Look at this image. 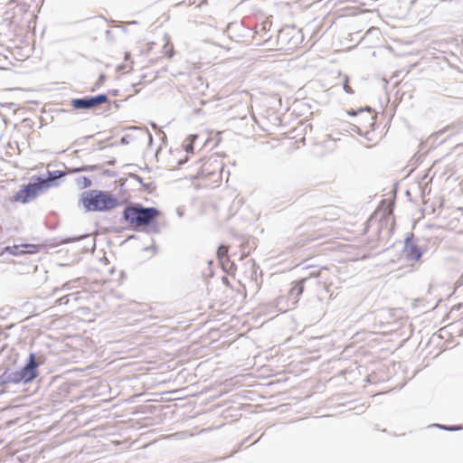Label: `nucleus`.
Returning <instances> with one entry per match:
<instances>
[{
    "instance_id": "46",
    "label": "nucleus",
    "mask_w": 463,
    "mask_h": 463,
    "mask_svg": "<svg viewBox=\"0 0 463 463\" xmlns=\"http://www.w3.org/2000/svg\"><path fill=\"white\" fill-rule=\"evenodd\" d=\"M224 283H227V278H223Z\"/></svg>"
},
{
    "instance_id": "19",
    "label": "nucleus",
    "mask_w": 463,
    "mask_h": 463,
    "mask_svg": "<svg viewBox=\"0 0 463 463\" xmlns=\"http://www.w3.org/2000/svg\"><path fill=\"white\" fill-rule=\"evenodd\" d=\"M24 253H33L36 251V246L33 244H22Z\"/></svg>"
},
{
    "instance_id": "28",
    "label": "nucleus",
    "mask_w": 463,
    "mask_h": 463,
    "mask_svg": "<svg viewBox=\"0 0 463 463\" xmlns=\"http://www.w3.org/2000/svg\"><path fill=\"white\" fill-rule=\"evenodd\" d=\"M133 176H134V178H135L136 180H137V181H138V183H140L144 187H146V185L143 183V179H142V177H140V176H139V175H134Z\"/></svg>"
},
{
    "instance_id": "31",
    "label": "nucleus",
    "mask_w": 463,
    "mask_h": 463,
    "mask_svg": "<svg viewBox=\"0 0 463 463\" xmlns=\"http://www.w3.org/2000/svg\"><path fill=\"white\" fill-rule=\"evenodd\" d=\"M186 161H187V158H185L184 160H179V162L177 164L178 166H182L183 165H184L186 163Z\"/></svg>"
},
{
    "instance_id": "34",
    "label": "nucleus",
    "mask_w": 463,
    "mask_h": 463,
    "mask_svg": "<svg viewBox=\"0 0 463 463\" xmlns=\"http://www.w3.org/2000/svg\"><path fill=\"white\" fill-rule=\"evenodd\" d=\"M434 426L439 429H441V430H444V428H446V425H442V424H435Z\"/></svg>"
},
{
    "instance_id": "29",
    "label": "nucleus",
    "mask_w": 463,
    "mask_h": 463,
    "mask_svg": "<svg viewBox=\"0 0 463 463\" xmlns=\"http://www.w3.org/2000/svg\"><path fill=\"white\" fill-rule=\"evenodd\" d=\"M364 110L363 109H360V110H354V109H351L350 111H348V114L350 116H355L357 115L359 112H363Z\"/></svg>"
},
{
    "instance_id": "30",
    "label": "nucleus",
    "mask_w": 463,
    "mask_h": 463,
    "mask_svg": "<svg viewBox=\"0 0 463 463\" xmlns=\"http://www.w3.org/2000/svg\"><path fill=\"white\" fill-rule=\"evenodd\" d=\"M106 164H107L108 165H114L116 164V159H114V158H113V159H111V160H109V161L106 162Z\"/></svg>"
},
{
    "instance_id": "47",
    "label": "nucleus",
    "mask_w": 463,
    "mask_h": 463,
    "mask_svg": "<svg viewBox=\"0 0 463 463\" xmlns=\"http://www.w3.org/2000/svg\"><path fill=\"white\" fill-rule=\"evenodd\" d=\"M224 283H227V278H223Z\"/></svg>"
},
{
    "instance_id": "45",
    "label": "nucleus",
    "mask_w": 463,
    "mask_h": 463,
    "mask_svg": "<svg viewBox=\"0 0 463 463\" xmlns=\"http://www.w3.org/2000/svg\"><path fill=\"white\" fill-rule=\"evenodd\" d=\"M354 128H355V131L358 132L359 131V127L354 126Z\"/></svg>"
},
{
    "instance_id": "42",
    "label": "nucleus",
    "mask_w": 463,
    "mask_h": 463,
    "mask_svg": "<svg viewBox=\"0 0 463 463\" xmlns=\"http://www.w3.org/2000/svg\"><path fill=\"white\" fill-rule=\"evenodd\" d=\"M260 30H261V31H263V32H264V33H267V32H266V29H265V26H264V25H261V29H260Z\"/></svg>"
},
{
    "instance_id": "37",
    "label": "nucleus",
    "mask_w": 463,
    "mask_h": 463,
    "mask_svg": "<svg viewBox=\"0 0 463 463\" xmlns=\"http://www.w3.org/2000/svg\"><path fill=\"white\" fill-rule=\"evenodd\" d=\"M129 58H130V54L127 52L125 54V60L128 61Z\"/></svg>"
},
{
    "instance_id": "7",
    "label": "nucleus",
    "mask_w": 463,
    "mask_h": 463,
    "mask_svg": "<svg viewBox=\"0 0 463 463\" xmlns=\"http://www.w3.org/2000/svg\"><path fill=\"white\" fill-rule=\"evenodd\" d=\"M104 103H109L107 94H98L96 96H85L83 98L72 99L71 105L77 110H90L99 108Z\"/></svg>"
},
{
    "instance_id": "10",
    "label": "nucleus",
    "mask_w": 463,
    "mask_h": 463,
    "mask_svg": "<svg viewBox=\"0 0 463 463\" xmlns=\"http://www.w3.org/2000/svg\"><path fill=\"white\" fill-rule=\"evenodd\" d=\"M65 175V173L61 170L48 171L47 176L37 175L35 180L38 181L43 190L59 184V180Z\"/></svg>"
},
{
    "instance_id": "36",
    "label": "nucleus",
    "mask_w": 463,
    "mask_h": 463,
    "mask_svg": "<svg viewBox=\"0 0 463 463\" xmlns=\"http://www.w3.org/2000/svg\"><path fill=\"white\" fill-rule=\"evenodd\" d=\"M460 242L462 244L461 250L463 251V233L461 234V237H460Z\"/></svg>"
},
{
    "instance_id": "33",
    "label": "nucleus",
    "mask_w": 463,
    "mask_h": 463,
    "mask_svg": "<svg viewBox=\"0 0 463 463\" xmlns=\"http://www.w3.org/2000/svg\"><path fill=\"white\" fill-rule=\"evenodd\" d=\"M118 90H113L110 91V93L113 95V96H118Z\"/></svg>"
},
{
    "instance_id": "26",
    "label": "nucleus",
    "mask_w": 463,
    "mask_h": 463,
    "mask_svg": "<svg viewBox=\"0 0 463 463\" xmlns=\"http://www.w3.org/2000/svg\"><path fill=\"white\" fill-rule=\"evenodd\" d=\"M128 138H129L128 135H126V136L122 137L121 139H120V144L121 145H128L129 143Z\"/></svg>"
},
{
    "instance_id": "39",
    "label": "nucleus",
    "mask_w": 463,
    "mask_h": 463,
    "mask_svg": "<svg viewBox=\"0 0 463 463\" xmlns=\"http://www.w3.org/2000/svg\"><path fill=\"white\" fill-rule=\"evenodd\" d=\"M278 310L280 311V312H284L287 310V308L285 307H278Z\"/></svg>"
},
{
    "instance_id": "4",
    "label": "nucleus",
    "mask_w": 463,
    "mask_h": 463,
    "mask_svg": "<svg viewBox=\"0 0 463 463\" xmlns=\"http://www.w3.org/2000/svg\"><path fill=\"white\" fill-rule=\"evenodd\" d=\"M160 213L157 208L153 206L146 207L142 204L140 207L138 229L145 227L147 233H159L160 227L157 218Z\"/></svg>"
},
{
    "instance_id": "17",
    "label": "nucleus",
    "mask_w": 463,
    "mask_h": 463,
    "mask_svg": "<svg viewBox=\"0 0 463 463\" xmlns=\"http://www.w3.org/2000/svg\"><path fill=\"white\" fill-rule=\"evenodd\" d=\"M81 166H82V173L90 172V171H99V170H102V168H103L102 165H81Z\"/></svg>"
},
{
    "instance_id": "35",
    "label": "nucleus",
    "mask_w": 463,
    "mask_h": 463,
    "mask_svg": "<svg viewBox=\"0 0 463 463\" xmlns=\"http://www.w3.org/2000/svg\"><path fill=\"white\" fill-rule=\"evenodd\" d=\"M183 214H184V213H183L182 210H181V209H177V215H178L179 217H182V216H183Z\"/></svg>"
},
{
    "instance_id": "16",
    "label": "nucleus",
    "mask_w": 463,
    "mask_h": 463,
    "mask_svg": "<svg viewBox=\"0 0 463 463\" xmlns=\"http://www.w3.org/2000/svg\"><path fill=\"white\" fill-rule=\"evenodd\" d=\"M107 80V76L105 74H100L98 80L94 83V85L92 86V88L90 89V90L93 92V91H96L98 89H99L103 84L104 82L106 81Z\"/></svg>"
},
{
    "instance_id": "14",
    "label": "nucleus",
    "mask_w": 463,
    "mask_h": 463,
    "mask_svg": "<svg viewBox=\"0 0 463 463\" xmlns=\"http://www.w3.org/2000/svg\"><path fill=\"white\" fill-rule=\"evenodd\" d=\"M79 294L80 292H76L63 296L56 300V304L59 306L67 305L71 301V297H75V301H78L80 298Z\"/></svg>"
},
{
    "instance_id": "15",
    "label": "nucleus",
    "mask_w": 463,
    "mask_h": 463,
    "mask_svg": "<svg viewBox=\"0 0 463 463\" xmlns=\"http://www.w3.org/2000/svg\"><path fill=\"white\" fill-rule=\"evenodd\" d=\"M76 184L81 188H89L92 185L91 180L87 176H80L76 178Z\"/></svg>"
},
{
    "instance_id": "23",
    "label": "nucleus",
    "mask_w": 463,
    "mask_h": 463,
    "mask_svg": "<svg viewBox=\"0 0 463 463\" xmlns=\"http://www.w3.org/2000/svg\"><path fill=\"white\" fill-rule=\"evenodd\" d=\"M67 171L69 174L82 173V166L68 168Z\"/></svg>"
},
{
    "instance_id": "5",
    "label": "nucleus",
    "mask_w": 463,
    "mask_h": 463,
    "mask_svg": "<svg viewBox=\"0 0 463 463\" xmlns=\"http://www.w3.org/2000/svg\"><path fill=\"white\" fill-rule=\"evenodd\" d=\"M427 250L425 244H420V240L412 232L407 233L402 248V253L408 261H420L423 253Z\"/></svg>"
},
{
    "instance_id": "3",
    "label": "nucleus",
    "mask_w": 463,
    "mask_h": 463,
    "mask_svg": "<svg viewBox=\"0 0 463 463\" xmlns=\"http://www.w3.org/2000/svg\"><path fill=\"white\" fill-rule=\"evenodd\" d=\"M319 275V270H311L307 276L293 283V286L288 290V307H293L298 302L300 296L304 292L305 286L311 285L313 282L317 283V279Z\"/></svg>"
},
{
    "instance_id": "22",
    "label": "nucleus",
    "mask_w": 463,
    "mask_h": 463,
    "mask_svg": "<svg viewBox=\"0 0 463 463\" xmlns=\"http://www.w3.org/2000/svg\"><path fill=\"white\" fill-rule=\"evenodd\" d=\"M444 430L448 431H455L463 430V427L460 425H446V428H444Z\"/></svg>"
},
{
    "instance_id": "9",
    "label": "nucleus",
    "mask_w": 463,
    "mask_h": 463,
    "mask_svg": "<svg viewBox=\"0 0 463 463\" xmlns=\"http://www.w3.org/2000/svg\"><path fill=\"white\" fill-rule=\"evenodd\" d=\"M141 203L129 202L122 212V221L128 222L135 231L138 230Z\"/></svg>"
},
{
    "instance_id": "13",
    "label": "nucleus",
    "mask_w": 463,
    "mask_h": 463,
    "mask_svg": "<svg viewBox=\"0 0 463 463\" xmlns=\"http://www.w3.org/2000/svg\"><path fill=\"white\" fill-rule=\"evenodd\" d=\"M217 258L219 261L223 265L224 262L229 261V256H228V247L225 245H220L217 252H216Z\"/></svg>"
},
{
    "instance_id": "12",
    "label": "nucleus",
    "mask_w": 463,
    "mask_h": 463,
    "mask_svg": "<svg viewBox=\"0 0 463 463\" xmlns=\"http://www.w3.org/2000/svg\"><path fill=\"white\" fill-rule=\"evenodd\" d=\"M8 253L10 255L17 256L24 253L22 245L6 246L2 250L1 255Z\"/></svg>"
},
{
    "instance_id": "8",
    "label": "nucleus",
    "mask_w": 463,
    "mask_h": 463,
    "mask_svg": "<svg viewBox=\"0 0 463 463\" xmlns=\"http://www.w3.org/2000/svg\"><path fill=\"white\" fill-rule=\"evenodd\" d=\"M42 191L40 184L35 180V176H33L27 184L15 193L14 198L16 202L26 203L36 198Z\"/></svg>"
},
{
    "instance_id": "27",
    "label": "nucleus",
    "mask_w": 463,
    "mask_h": 463,
    "mask_svg": "<svg viewBox=\"0 0 463 463\" xmlns=\"http://www.w3.org/2000/svg\"><path fill=\"white\" fill-rule=\"evenodd\" d=\"M366 110H367V112H368L367 117L369 118V119H370L371 121H373L375 117L372 114V109H371V108L367 107V108H366Z\"/></svg>"
},
{
    "instance_id": "41",
    "label": "nucleus",
    "mask_w": 463,
    "mask_h": 463,
    "mask_svg": "<svg viewBox=\"0 0 463 463\" xmlns=\"http://www.w3.org/2000/svg\"><path fill=\"white\" fill-rule=\"evenodd\" d=\"M135 238V235H129L128 238H127V241H129V240H132Z\"/></svg>"
},
{
    "instance_id": "20",
    "label": "nucleus",
    "mask_w": 463,
    "mask_h": 463,
    "mask_svg": "<svg viewBox=\"0 0 463 463\" xmlns=\"http://www.w3.org/2000/svg\"><path fill=\"white\" fill-rule=\"evenodd\" d=\"M184 149L186 153H193L194 152V143L189 142L185 139L184 144Z\"/></svg>"
},
{
    "instance_id": "21",
    "label": "nucleus",
    "mask_w": 463,
    "mask_h": 463,
    "mask_svg": "<svg viewBox=\"0 0 463 463\" xmlns=\"http://www.w3.org/2000/svg\"><path fill=\"white\" fill-rule=\"evenodd\" d=\"M164 50H165V54L168 57V58H172L174 56V50H173V47L172 46H168V44H165L164 46Z\"/></svg>"
},
{
    "instance_id": "38",
    "label": "nucleus",
    "mask_w": 463,
    "mask_h": 463,
    "mask_svg": "<svg viewBox=\"0 0 463 463\" xmlns=\"http://www.w3.org/2000/svg\"><path fill=\"white\" fill-rule=\"evenodd\" d=\"M124 69H125V66H124V65H119V66L118 67V71H122V70H124Z\"/></svg>"
},
{
    "instance_id": "32",
    "label": "nucleus",
    "mask_w": 463,
    "mask_h": 463,
    "mask_svg": "<svg viewBox=\"0 0 463 463\" xmlns=\"http://www.w3.org/2000/svg\"><path fill=\"white\" fill-rule=\"evenodd\" d=\"M284 299V297H279L277 298L276 302H277V307H279V305L280 304V302Z\"/></svg>"
},
{
    "instance_id": "44",
    "label": "nucleus",
    "mask_w": 463,
    "mask_h": 463,
    "mask_svg": "<svg viewBox=\"0 0 463 463\" xmlns=\"http://www.w3.org/2000/svg\"><path fill=\"white\" fill-rule=\"evenodd\" d=\"M148 137H149V141L152 142L153 137H152V135L150 133H148Z\"/></svg>"
},
{
    "instance_id": "25",
    "label": "nucleus",
    "mask_w": 463,
    "mask_h": 463,
    "mask_svg": "<svg viewBox=\"0 0 463 463\" xmlns=\"http://www.w3.org/2000/svg\"><path fill=\"white\" fill-rule=\"evenodd\" d=\"M198 138V135L196 134H192L190 136L187 137L186 140L189 141V142H192V143H194V141Z\"/></svg>"
},
{
    "instance_id": "6",
    "label": "nucleus",
    "mask_w": 463,
    "mask_h": 463,
    "mask_svg": "<svg viewBox=\"0 0 463 463\" xmlns=\"http://www.w3.org/2000/svg\"><path fill=\"white\" fill-rule=\"evenodd\" d=\"M302 41V32L295 27H285L279 31L278 44L280 49L294 50Z\"/></svg>"
},
{
    "instance_id": "18",
    "label": "nucleus",
    "mask_w": 463,
    "mask_h": 463,
    "mask_svg": "<svg viewBox=\"0 0 463 463\" xmlns=\"http://www.w3.org/2000/svg\"><path fill=\"white\" fill-rule=\"evenodd\" d=\"M343 89L348 94H354L353 89L349 85L348 77L345 76V81L343 83Z\"/></svg>"
},
{
    "instance_id": "11",
    "label": "nucleus",
    "mask_w": 463,
    "mask_h": 463,
    "mask_svg": "<svg viewBox=\"0 0 463 463\" xmlns=\"http://www.w3.org/2000/svg\"><path fill=\"white\" fill-rule=\"evenodd\" d=\"M80 282H81V279H80V278L67 281L61 286V288H55L53 289V294H56L58 291H67V290H71L74 288H77L80 286Z\"/></svg>"
},
{
    "instance_id": "40",
    "label": "nucleus",
    "mask_w": 463,
    "mask_h": 463,
    "mask_svg": "<svg viewBox=\"0 0 463 463\" xmlns=\"http://www.w3.org/2000/svg\"><path fill=\"white\" fill-rule=\"evenodd\" d=\"M249 262H250V263H251L252 268H254V267H255V263H254V260H253L252 259H250V260H249Z\"/></svg>"
},
{
    "instance_id": "2",
    "label": "nucleus",
    "mask_w": 463,
    "mask_h": 463,
    "mask_svg": "<svg viewBox=\"0 0 463 463\" xmlns=\"http://www.w3.org/2000/svg\"><path fill=\"white\" fill-rule=\"evenodd\" d=\"M38 363L35 354L31 353L26 364L20 370H12L6 368L0 375V387L14 383H28L34 380L38 375Z\"/></svg>"
},
{
    "instance_id": "24",
    "label": "nucleus",
    "mask_w": 463,
    "mask_h": 463,
    "mask_svg": "<svg viewBox=\"0 0 463 463\" xmlns=\"http://www.w3.org/2000/svg\"><path fill=\"white\" fill-rule=\"evenodd\" d=\"M102 173L104 175H107V176H109V177H114L116 176V172L113 171V170H109V169H103L102 168Z\"/></svg>"
},
{
    "instance_id": "1",
    "label": "nucleus",
    "mask_w": 463,
    "mask_h": 463,
    "mask_svg": "<svg viewBox=\"0 0 463 463\" xmlns=\"http://www.w3.org/2000/svg\"><path fill=\"white\" fill-rule=\"evenodd\" d=\"M122 204L121 201L111 192L92 189L81 193L79 205L88 212H109Z\"/></svg>"
},
{
    "instance_id": "43",
    "label": "nucleus",
    "mask_w": 463,
    "mask_h": 463,
    "mask_svg": "<svg viewBox=\"0 0 463 463\" xmlns=\"http://www.w3.org/2000/svg\"><path fill=\"white\" fill-rule=\"evenodd\" d=\"M92 137H93L92 135H90V136L85 137L83 139L86 140V139L91 138Z\"/></svg>"
}]
</instances>
